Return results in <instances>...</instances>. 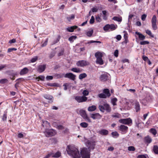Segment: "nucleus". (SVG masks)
Instances as JSON below:
<instances>
[{
	"mask_svg": "<svg viewBox=\"0 0 158 158\" xmlns=\"http://www.w3.org/2000/svg\"><path fill=\"white\" fill-rule=\"evenodd\" d=\"M77 38V37L75 36H72L69 38V40L71 42H73L74 40H75Z\"/></svg>",
	"mask_w": 158,
	"mask_h": 158,
	"instance_id": "e433bc0d",
	"label": "nucleus"
},
{
	"mask_svg": "<svg viewBox=\"0 0 158 158\" xmlns=\"http://www.w3.org/2000/svg\"><path fill=\"white\" fill-rule=\"evenodd\" d=\"M80 125L83 127L86 128L87 127L88 124L86 123L83 122L80 124Z\"/></svg>",
	"mask_w": 158,
	"mask_h": 158,
	"instance_id": "a19ab883",
	"label": "nucleus"
},
{
	"mask_svg": "<svg viewBox=\"0 0 158 158\" xmlns=\"http://www.w3.org/2000/svg\"><path fill=\"white\" fill-rule=\"evenodd\" d=\"M122 62L123 63H126V62L129 63V60L128 59H124L122 60Z\"/></svg>",
	"mask_w": 158,
	"mask_h": 158,
	"instance_id": "0e129e2a",
	"label": "nucleus"
},
{
	"mask_svg": "<svg viewBox=\"0 0 158 158\" xmlns=\"http://www.w3.org/2000/svg\"><path fill=\"white\" fill-rule=\"evenodd\" d=\"M110 29L111 30H114L117 28V25H115L114 24H111L110 25Z\"/></svg>",
	"mask_w": 158,
	"mask_h": 158,
	"instance_id": "c9c22d12",
	"label": "nucleus"
},
{
	"mask_svg": "<svg viewBox=\"0 0 158 158\" xmlns=\"http://www.w3.org/2000/svg\"><path fill=\"white\" fill-rule=\"evenodd\" d=\"M119 122L121 123L128 125L131 124L132 123V120L130 118L121 119L119 120Z\"/></svg>",
	"mask_w": 158,
	"mask_h": 158,
	"instance_id": "0eeeda50",
	"label": "nucleus"
},
{
	"mask_svg": "<svg viewBox=\"0 0 158 158\" xmlns=\"http://www.w3.org/2000/svg\"><path fill=\"white\" fill-rule=\"evenodd\" d=\"M135 148L134 146H130L128 147V150L129 151H134L135 150Z\"/></svg>",
	"mask_w": 158,
	"mask_h": 158,
	"instance_id": "c03bdc74",
	"label": "nucleus"
},
{
	"mask_svg": "<svg viewBox=\"0 0 158 158\" xmlns=\"http://www.w3.org/2000/svg\"><path fill=\"white\" fill-rule=\"evenodd\" d=\"M144 141L145 143H149L152 142V139L149 136H147L144 137Z\"/></svg>",
	"mask_w": 158,
	"mask_h": 158,
	"instance_id": "5701e85b",
	"label": "nucleus"
},
{
	"mask_svg": "<svg viewBox=\"0 0 158 158\" xmlns=\"http://www.w3.org/2000/svg\"><path fill=\"white\" fill-rule=\"evenodd\" d=\"M37 78L41 81H44V80L45 77L43 76H40L37 77Z\"/></svg>",
	"mask_w": 158,
	"mask_h": 158,
	"instance_id": "bf43d9fd",
	"label": "nucleus"
},
{
	"mask_svg": "<svg viewBox=\"0 0 158 158\" xmlns=\"http://www.w3.org/2000/svg\"><path fill=\"white\" fill-rule=\"evenodd\" d=\"M147 15L145 14H143L141 16V19L143 21H144L146 18Z\"/></svg>",
	"mask_w": 158,
	"mask_h": 158,
	"instance_id": "69168bd1",
	"label": "nucleus"
},
{
	"mask_svg": "<svg viewBox=\"0 0 158 158\" xmlns=\"http://www.w3.org/2000/svg\"><path fill=\"white\" fill-rule=\"evenodd\" d=\"M98 108L99 110L103 112H104L105 110L107 112H109L111 110V108L109 104L105 102L103 104L101 103V105L99 106Z\"/></svg>",
	"mask_w": 158,
	"mask_h": 158,
	"instance_id": "20e7f679",
	"label": "nucleus"
},
{
	"mask_svg": "<svg viewBox=\"0 0 158 158\" xmlns=\"http://www.w3.org/2000/svg\"><path fill=\"white\" fill-rule=\"evenodd\" d=\"M74 18L75 16L73 15H72L70 16L67 17V18L69 21H70L71 20L73 19Z\"/></svg>",
	"mask_w": 158,
	"mask_h": 158,
	"instance_id": "4c0bfd02",
	"label": "nucleus"
},
{
	"mask_svg": "<svg viewBox=\"0 0 158 158\" xmlns=\"http://www.w3.org/2000/svg\"><path fill=\"white\" fill-rule=\"evenodd\" d=\"M8 81V80L6 79H3L0 80V82L1 83H4L6 82H7Z\"/></svg>",
	"mask_w": 158,
	"mask_h": 158,
	"instance_id": "5fc2aeb1",
	"label": "nucleus"
},
{
	"mask_svg": "<svg viewBox=\"0 0 158 158\" xmlns=\"http://www.w3.org/2000/svg\"><path fill=\"white\" fill-rule=\"evenodd\" d=\"M60 156L61 153L59 152H57L53 155L52 154V156L53 157L58 158L60 157Z\"/></svg>",
	"mask_w": 158,
	"mask_h": 158,
	"instance_id": "bb28decb",
	"label": "nucleus"
},
{
	"mask_svg": "<svg viewBox=\"0 0 158 158\" xmlns=\"http://www.w3.org/2000/svg\"><path fill=\"white\" fill-rule=\"evenodd\" d=\"M122 38V37L121 35H117L115 37V38H116L117 40L118 41L120 40Z\"/></svg>",
	"mask_w": 158,
	"mask_h": 158,
	"instance_id": "052dcab7",
	"label": "nucleus"
},
{
	"mask_svg": "<svg viewBox=\"0 0 158 158\" xmlns=\"http://www.w3.org/2000/svg\"><path fill=\"white\" fill-rule=\"evenodd\" d=\"M6 67H7V65L6 64H1L0 65V70H1Z\"/></svg>",
	"mask_w": 158,
	"mask_h": 158,
	"instance_id": "680f3d73",
	"label": "nucleus"
},
{
	"mask_svg": "<svg viewBox=\"0 0 158 158\" xmlns=\"http://www.w3.org/2000/svg\"><path fill=\"white\" fill-rule=\"evenodd\" d=\"M156 17L155 15H154L152 18V23H156Z\"/></svg>",
	"mask_w": 158,
	"mask_h": 158,
	"instance_id": "ea45409f",
	"label": "nucleus"
},
{
	"mask_svg": "<svg viewBox=\"0 0 158 158\" xmlns=\"http://www.w3.org/2000/svg\"><path fill=\"white\" fill-rule=\"evenodd\" d=\"M29 71V69L27 68H24L22 69L20 73L21 75H23L27 73Z\"/></svg>",
	"mask_w": 158,
	"mask_h": 158,
	"instance_id": "412c9836",
	"label": "nucleus"
},
{
	"mask_svg": "<svg viewBox=\"0 0 158 158\" xmlns=\"http://www.w3.org/2000/svg\"><path fill=\"white\" fill-rule=\"evenodd\" d=\"M118 51L117 50H115L114 52V56L116 57H117L118 56Z\"/></svg>",
	"mask_w": 158,
	"mask_h": 158,
	"instance_id": "774afa93",
	"label": "nucleus"
},
{
	"mask_svg": "<svg viewBox=\"0 0 158 158\" xmlns=\"http://www.w3.org/2000/svg\"><path fill=\"white\" fill-rule=\"evenodd\" d=\"M80 114L81 115L85 120L89 122H91V121L89 118L87 116L86 113L85 111L82 109L80 110Z\"/></svg>",
	"mask_w": 158,
	"mask_h": 158,
	"instance_id": "6e6552de",
	"label": "nucleus"
},
{
	"mask_svg": "<svg viewBox=\"0 0 158 158\" xmlns=\"http://www.w3.org/2000/svg\"><path fill=\"white\" fill-rule=\"evenodd\" d=\"M112 19L120 23L122 21V17L119 16H118L114 17L112 18Z\"/></svg>",
	"mask_w": 158,
	"mask_h": 158,
	"instance_id": "b1692460",
	"label": "nucleus"
},
{
	"mask_svg": "<svg viewBox=\"0 0 158 158\" xmlns=\"http://www.w3.org/2000/svg\"><path fill=\"white\" fill-rule=\"evenodd\" d=\"M77 26H74L70 27H69L66 28V30L70 32H73L74 31V30L77 28Z\"/></svg>",
	"mask_w": 158,
	"mask_h": 158,
	"instance_id": "6ab92c4d",
	"label": "nucleus"
},
{
	"mask_svg": "<svg viewBox=\"0 0 158 158\" xmlns=\"http://www.w3.org/2000/svg\"><path fill=\"white\" fill-rule=\"evenodd\" d=\"M117 101V99L116 98H114L111 100V102L114 106L116 105V102Z\"/></svg>",
	"mask_w": 158,
	"mask_h": 158,
	"instance_id": "473e14b6",
	"label": "nucleus"
},
{
	"mask_svg": "<svg viewBox=\"0 0 158 158\" xmlns=\"http://www.w3.org/2000/svg\"><path fill=\"white\" fill-rule=\"evenodd\" d=\"M71 71L77 73H80L81 71L80 69L78 68H73L71 69Z\"/></svg>",
	"mask_w": 158,
	"mask_h": 158,
	"instance_id": "7c9ffc66",
	"label": "nucleus"
},
{
	"mask_svg": "<svg viewBox=\"0 0 158 158\" xmlns=\"http://www.w3.org/2000/svg\"><path fill=\"white\" fill-rule=\"evenodd\" d=\"M82 141L84 142L88 149H90V150L94 149L95 145V141L93 139H88L84 137Z\"/></svg>",
	"mask_w": 158,
	"mask_h": 158,
	"instance_id": "7ed1b4c3",
	"label": "nucleus"
},
{
	"mask_svg": "<svg viewBox=\"0 0 158 158\" xmlns=\"http://www.w3.org/2000/svg\"><path fill=\"white\" fill-rule=\"evenodd\" d=\"M80 153L82 158H90V149L88 150L86 148H84L81 150Z\"/></svg>",
	"mask_w": 158,
	"mask_h": 158,
	"instance_id": "39448f33",
	"label": "nucleus"
},
{
	"mask_svg": "<svg viewBox=\"0 0 158 158\" xmlns=\"http://www.w3.org/2000/svg\"><path fill=\"white\" fill-rule=\"evenodd\" d=\"M44 97L45 99L50 100L49 102H53V98L52 95L46 94L44 95Z\"/></svg>",
	"mask_w": 158,
	"mask_h": 158,
	"instance_id": "dca6fc26",
	"label": "nucleus"
},
{
	"mask_svg": "<svg viewBox=\"0 0 158 158\" xmlns=\"http://www.w3.org/2000/svg\"><path fill=\"white\" fill-rule=\"evenodd\" d=\"M99 133L101 135H106L108 133V131L106 129H102L100 130Z\"/></svg>",
	"mask_w": 158,
	"mask_h": 158,
	"instance_id": "4be33fe9",
	"label": "nucleus"
},
{
	"mask_svg": "<svg viewBox=\"0 0 158 158\" xmlns=\"http://www.w3.org/2000/svg\"><path fill=\"white\" fill-rule=\"evenodd\" d=\"M108 78V76L106 74H104L101 75L100 79L102 81H106Z\"/></svg>",
	"mask_w": 158,
	"mask_h": 158,
	"instance_id": "a211bd4d",
	"label": "nucleus"
},
{
	"mask_svg": "<svg viewBox=\"0 0 158 158\" xmlns=\"http://www.w3.org/2000/svg\"><path fill=\"white\" fill-rule=\"evenodd\" d=\"M137 158H147V155H139Z\"/></svg>",
	"mask_w": 158,
	"mask_h": 158,
	"instance_id": "6e6d98bb",
	"label": "nucleus"
},
{
	"mask_svg": "<svg viewBox=\"0 0 158 158\" xmlns=\"http://www.w3.org/2000/svg\"><path fill=\"white\" fill-rule=\"evenodd\" d=\"M147 96H148V97H146L145 98V99L147 101H150L151 99V98H152L151 97L149 94L147 95Z\"/></svg>",
	"mask_w": 158,
	"mask_h": 158,
	"instance_id": "4d7b16f0",
	"label": "nucleus"
},
{
	"mask_svg": "<svg viewBox=\"0 0 158 158\" xmlns=\"http://www.w3.org/2000/svg\"><path fill=\"white\" fill-rule=\"evenodd\" d=\"M64 77L74 81L75 79L76 76L72 73H69L65 74Z\"/></svg>",
	"mask_w": 158,
	"mask_h": 158,
	"instance_id": "ddd939ff",
	"label": "nucleus"
},
{
	"mask_svg": "<svg viewBox=\"0 0 158 158\" xmlns=\"http://www.w3.org/2000/svg\"><path fill=\"white\" fill-rule=\"evenodd\" d=\"M86 76H87L86 74L85 73H84L80 74L79 75V78L81 80V79L85 78L86 77Z\"/></svg>",
	"mask_w": 158,
	"mask_h": 158,
	"instance_id": "cd10ccee",
	"label": "nucleus"
},
{
	"mask_svg": "<svg viewBox=\"0 0 158 158\" xmlns=\"http://www.w3.org/2000/svg\"><path fill=\"white\" fill-rule=\"evenodd\" d=\"M17 50V49L15 48H9L8 49V52H10L13 50L16 51Z\"/></svg>",
	"mask_w": 158,
	"mask_h": 158,
	"instance_id": "e2e57ef3",
	"label": "nucleus"
},
{
	"mask_svg": "<svg viewBox=\"0 0 158 158\" xmlns=\"http://www.w3.org/2000/svg\"><path fill=\"white\" fill-rule=\"evenodd\" d=\"M128 127L124 125H121L119 127V130L122 134H124L127 131Z\"/></svg>",
	"mask_w": 158,
	"mask_h": 158,
	"instance_id": "9b49d317",
	"label": "nucleus"
},
{
	"mask_svg": "<svg viewBox=\"0 0 158 158\" xmlns=\"http://www.w3.org/2000/svg\"><path fill=\"white\" fill-rule=\"evenodd\" d=\"M96 109V106L94 105H92L89 106L88 108V110L89 111H93L95 110Z\"/></svg>",
	"mask_w": 158,
	"mask_h": 158,
	"instance_id": "393cba45",
	"label": "nucleus"
},
{
	"mask_svg": "<svg viewBox=\"0 0 158 158\" xmlns=\"http://www.w3.org/2000/svg\"><path fill=\"white\" fill-rule=\"evenodd\" d=\"M75 99L79 103L85 102L87 99V98L84 96H77L75 97Z\"/></svg>",
	"mask_w": 158,
	"mask_h": 158,
	"instance_id": "1a4fd4ad",
	"label": "nucleus"
},
{
	"mask_svg": "<svg viewBox=\"0 0 158 158\" xmlns=\"http://www.w3.org/2000/svg\"><path fill=\"white\" fill-rule=\"evenodd\" d=\"M152 24L153 29L154 30H156L157 28V26L156 23H152Z\"/></svg>",
	"mask_w": 158,
	"mask_h": 158,
	"instance_id": "49530a36",
	"label": "nucleus"
},
{
	"mask_svg": "<svg viewBox=\"0 0 158 158\" xmlns=\"http://www.w3.org/2000/svg\"><path fill=\"white\" fill-rule=\"evenodd\" d=\"M91 117L94 119H100L101 117V115L98 113L92 114Z\"/></svg>",
	"mask_w": 158,
	"mask_h": 158,
	"instance_id": "2eb2a0df",
	"label": "nucleus"
},
{
	"mask_svg": "<svg viewBox=\"0 0 158 158\" xmlns=\"http://www.w3.org/2000/svg\"><path fill=\"white\" fill-rule=\"evenodd\" d=\"M124 32L125 33L124 35V37L125 40V42L126 43H127V34L126 33V31H124Z\"/></svg>",
	"mask_w": 158,
	"mask_h": 158,
	"instance_id": "8fccbe9b",
	"label": "nucleus"
},
{
	"mask_svg": "<svg viewBox=\"0 0 158 158\" xmlns=\"http://www.w3.org/2000/svg\"><path fill=\"white\" fill-rule=\"evenodd\" d=\"M140 44L142 45H144L145 44H149V42L147 41H141L140 43Z\"/></svg>",
	"mask_w": 158,
	"mask_h": 158,
	"instance_id": "3c124183",
	"label": "nucleus"
},
{
	"mask_svg": "<svg viewBox=\"0 0 158 158\" xmlns=\"http://www.w3.org/2000/svg\"><path fill=\"white\" fill-rule=\"evenodd\" d=\"M111 134L112 135L113 137L114 138H117L119 136V134L117 131L113 132L111 133Z\"/></svg>",
	"mask_w": 158,
	"mask_h": 158,
	"instance_id": "c756f323",
	"label": "nucleus"
},
{
	"mask_svg": "<svg viewBox=\"0 0 158 158\" xmlns=\"http://www.w3.org/2000/svg\"><path fill=\"white\" fill-rule=\"evenodd\" d=\"M102 53L101 52H98L95 53V56L97 58L96 60L97 64L100 65H102L103 64V61L102 59Z\"/></svg>",
	"mask_w": 158,
	"mask_h": 158,
	"instance_id": "423d86ee",
	"label": "nucleus"
},
{
	"mask_svg": "<svg viewBox=\"0 0 158 158\" xmlns=\"http://www.w3.org/2000/svg\"><path fill=\"white\" fill-rule=\"evenodd\" d=\"M46 68V65H40L38 66L37 68V71L40 73L43 72Z\"/></svg>",
	"mask_w": 158,
	"mask_h": 158,
	"instance_id": "4468645a",
	"label": "nucleus"
},
{
	"mask_svg": "<svg viewBox=\"0 0 158 158\" xmlns=\"http://www.w3.org/2000/svg\"><path fill=\"white\" fill-rule=\"evenodd\" d=\"M53 77L52 76H48L46 77V79L47 80H52L53 79Z\"/></svg>",
	"mask_w": 158,
	"mask_h": 158,
	"instance_id": "338daca9",
	"label": "nucleus"
},
{
	"mask_svg": "<svg viewBox=\"0 0 158 158\" xmlns=\"http://www.w3.org/2000/svg\"><path fill=\"white\" fill-rule=\"evenodd\" d=\"M135 34L138 36L140 40H143L145 39V36L140 33L136 31Z\"/></svg>",
	"mask_w": 158,
	"mask_h": 158,
	"instance_id": "aec40b11",
	"label": "nucleus"
},
{
	"mask_svg": "<svg viewBox=\"0 0 158 158\" xmlns=\"http://www.w3.org/2000/svg\"><path fill=\"white\" fill-rule=\"evenodd\" d=\"M150 132L152 134L154 135H155L156 134V130L153 128H152L150 130Z\"/></svg>",
	"mask_w": 158,
	"mask_h": 158,
	"instance_id": "79ce46f5",
	"label": "nucleus"
},
{
	"mask_svg": "<svg viewBox=\"0 0 158 158\" xmlns=\"http://www.w3.org/2000/svg\"><path fill=\"white\" fill-rule=\"evenodd\" d=\"M42 126L44 130L43 131L46 137H49L54 135L56 134V131L53 129H48L46 128L49 127H50L49 123L46 121H43Z\"/></svg>",
	"mask_w": 158,
	"mask_h": 158,
	"instance_id": "f03ea898",
	"label": "nucleus"
},
{
	"mask_svg": "<svg viewBox=\"0 0 158 158\" xmlns=\"http://www.w3.org/2000/svg\"><path fill=\"white\" fill-rule=\"evenodd\" d=\"M153 150L154 152L156 154H158V146L155 145L153 147Z\"/></svg>",
	"mask_w": 158,
	"mask_h": 158,
	"instance_id": "2f4dec72",
	"label": "nucleus"
},
{
	"mask_svg": "<svg viewBox=\"0 0 158 158\" xmlns=\"http://www.w3.org/2000/svg\"><path fill=\"white\" fill-rule=\"evenodd\" d=\"M132 105L134 106V108L136 112H138L140 110V105L139 102L136 100H135L133 101Z\"/></svg>",
	"mask_w": 158,
	"mask_h": 158,
	"instance_id": "f8f14e48",
	"label": "nucleus"
},
{
	"mask_svg": "<svg viewBox=\"0 0 158 158\" xmlns=\"http://www.w3.org/2000/svg\"><path fill=\"white\" fill-rule=\"evenodd\" d=\"M103 92L105 94L107 98L110 97L111 95L110 90L109 89H104L103 90Z\"/></svg>",
	"mask_w": 158,
	"mask_h": 158,
	"instance_id": "f3484780",
	"label": "nucleus"
},
{
	"mask_svg": "<svg viewBox=\"0 0 158 158\" xmlns=\"http://www.w3.org/2000/svg\"><path fill=\"white\" fill-rule=\"evenodd\" d=\"M89 63L85 60H81L78 61L76 63V65L79 67H84L89 65Z\"/></svg>",
	"mask_w": 158,
	"mask_h": 158,
	"instance_id": "9d476101",
	"label": "nucleus"
},
{
	"mask_svg": "<svg viewBox=\"0 0 158 158\" xmlns=\"http://www.w3.org/2000/svg\"><path fill=\"white\" fill-rule=\"evenodd\" d=\"M82 94L84 96H86L88 95L89 94V92L88 90H85L83 91Z\"/></svg>",
	"mask_w": 158,
	"mask_h": 158,
	"instance_id": "09e8293b",
	"label": "nucleus"
},
{
	"mask_svg": "<svg viewBox=\"0 0 158 158\" xmlns=\"http://www.w3.org/2000/svg\"><path fill=\"white\" fill-rule=\"evenodd\" d=\"M96 43L100 44L101 43V42L100 41H94V40H90V41H89L88 42V44H91V43Z\"/></svg>",
	"mask_w": 158,
	"mask_h": 158,
	"instance_id": "a18cd8bd",
	"label": "nucleus"
},
{
	"mask_svg": "<svg viewBox=\"0 0 158 158\" xmlns=\"http://www.w3.org/2000/svg\"><path fill=\"white\" fill-rule=\"evenodd\" d=\"M98 96L100 98H107L103 92L102 93L99 94L98 95Z\"/></svg>",
	"mask_w": 158,
	"mask_h": 158,
	"instance_id": "c85d7f7f",
	"label": "nucleus"
},
{
	"mask_svg": "<svg viewBox=\"0 0 158 158\" xmlns=\"http://www.w3.org/2000/svg\"><path fill=\"white\" fill-rule=\"evenodd\" d=\"M96 20L97 22H101L102 20L101 18L98 16H97L96 17Z\"/></svg>",
	"mask_w": 158,
	"mask_h": 158,
	"instance_id": "13d9d810",
	"label": "nucleus"
},
{
	"mask_svg": "<svg viewBox=\"0 0 158 158\" xmlns=\"http://www.w3.org/2000/svg\"><path fill=\"white\" fill-rule=\"evenodd\" d=\"M60 39V36L58 35L56 39L53 41L52 44L53 45L57 43L59 41Z\"/></svg>",
	"mask_w": 158,
	"mask_h": 158,
	"instance_id": "37998d69",
	"label": "nucleus"
},
{
	"mask_svg": "<svg viewBox=\"0 0 158 158\" xmlns=\"http://www.w3.org/2000/svg\"><path fill=\"white\" fill-rule=\"evenodd\" d=\"M94 18L93 16H91V18L89 21V23L91 24H92L94 23Z\"/></svg>",
	"mask_w": 158,
	"mask_h": 158,
	"instance_id": "de8ad7c7",
	"label": "nucleus"
},
{
	"mask_svg": "<svg viewBox=\"0 0 158 158\" xmlns=\"http://www.w3.org/2000/svg\"><path fill=\"white\" fill-rule=\"evenodd\" d=\"M48 41V39L47 38L46 41L41 45V46L42 47H43L45 46L47 44Z\"/></svg>",
	"mask_w": 158,
	"mask_h": 158,
	"instance_id": "603ef678",
	"label": "nucleus"
},
{
	"mask_svg": "<svg viewBox=\"0 0 158 158\" xmlns=\"http://www.w3.org/2000/svg\"><path fill=\"white\" fill-rule=\"evenodd\" d=\"M38 59V57L37 56H35L34 57L32 58L31 60V61L32 63H33L35 62Z\"/></svg>",
	"mask_w": 158,
	"mask_h": 158,
	"instance_id": "864d4df0",
	"label": "nucleus"
},
{
	"mask_svg": "<svg viewBox=\"0 0 158 158\" xmlns=\"http://www.w3.org/2000/svg\"><path fill=\"white\" fill-rule=\"evenodd\" d=\"M93 33V30L92 29H91L89 31H88L87 32L86 35L89 37H90L92 35Z\"/></svg>",
	"mask_w": 158,
	"mask_h": 158,
	"instance_id": "f704fd0d",
	"label": "nucleus"
},
{
	"mask_svg": "<svg viewBox=\"0 0 158 158\" xmlns=\"http://www.w3.org/2000/svg\"><path fill=\"white\" fill-rule=\"evenodd\" d=\"M7 112L5 111L4 112V114L2 117V120L3 122L6 121L7 120Z\"/></svg>",
	"mask_w": 158,
	"mask_h": 158,
	"instance_id": "a878e982",
	"label": "nucleus"
},
{
	"mask_svg": "<svg viewBox=\"0 0 158 158\" xmlns=\"http://www.w3.org/2000/svg\"><path fill=\"white\" fill-rule=\"evenodd\" d=\"M66 150L68 154L73 158H79L81 157L78 149L73 145H68Z\"/></svg>",
	"mask_w": 158,
	"mask_h": 158,
	"instance_id": "f257e3e1",
	"label": "nucleus"
},
{
	"mask_svg": "<svg viewBox=\"0 0 158 158\" xmlns=\"http://www.w3.org/2000/svg\"><path fill=\"white\" fill-rule=\"evenodd\" d=\"M110 25L107 24L103 27V30L105 31H107L110 29Z\"/></svg>",
	"mask_w": 158,
	"mask_h": 158,
	"instance_id": "58836bf2",
	"label": "nucleus"
},
{
	"mask_svg": "<svg viewBox=\"0 0 158 158\" xmlns=\"http://www.w3.org/2000/svg\"><path fill=\"white\" fill-rule=\"evenodd\" d=\"M145 32L146 34L149 35L150 36L153 37L154 35L152 34L151 31L148 30H145Z\"/></svg>",
	"mask_w": 158,
	"mask_h": 158,
	"instance_id": "72a5a7b5",
	"label": "nucleus"
}]
</instances>
